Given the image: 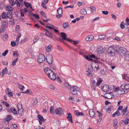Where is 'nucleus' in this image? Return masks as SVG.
<instances>
[{"mask_svg":"<svg viewBox=\"0 0 129 129\" xmlns=\"http://www.w3.org/2000/svg\"><path fill=\"white\" fill-rule=\"evenodd\" d=\"M44 71L46 74L51 80H56L57 81H61L59 77H56L54 73L49 68H45L44 69Z\"/></svg>","mask_w":129,"mask_h":129,"instance_id":"obj_1","label":"nucleus"},{"mask_svg":"<svg viewBox=\"0 0 129 129\" xmlns=\"http://www.w3.org/2000/svg\"><path fill=\"white\" fill-rule=\"evenodd\" d=\"M118 54L121 56H123L126 53V50L124 48L121 47L118 48Z\"/></svg>","mask_w":129,"mask_h":129,"instance_id":"obj_2","label":"nucleus"},{"mask_svg":"<svg viewBox=\"0 0 129 129\" xmlns=\"http://www.w3.org/2000/svg\"><path fill=\"white\" fill-rule=\"evenodd\" d=\"M107 52L109 56H114L115 54V49L113 47H110L108 49Z\"/></svg>","mask_w":129,"mask_h":129,"instance_id":"obj_3","label":"nucleus"},{"mask_svg":"<svg viewBox=\"0 0 129 129\" xmlns=\"http://www.w3.org/2000/svg\"><path fill=\"white\" fill-rule=\"evenodd\" d=\"M45 58L44 55L42 54H39L38 57L37 61L39 63L43 62L45 60Z\"/></svg>","mask_w":129,"mask_h":129,"instance_id":"obj_4","label":"nucleus"},{"mask_svg":"<svg viewBox=\"0 0 129 129\" xmlns=\"http://www.w3.org/2000/svg\"><path fill=\"white\" fill-rule=\"evenodd\" d=\"M60 36L62 37L61 39H60V40L62 41V40H66L68 41H69L70 40L69 39L67 38V35L64 32H61L60 33Z\"/></svg>","mask_w":129,"mask_h":129,"instance_id":"obj_5","label":"nucleus"},{"mask_svg":"<svg viewBox=\"0 0 129 129\" xmlns=\"http://www.w3.org/2000/svg\"><path fill=\"white\" fill-rule=\"evenodd\" d=\"M55 111L56 114L59 116L61 115L63 113V109L60 107L56 109Z\"/></svg>","mask_w":129,"mask_h":129,"instance_id":"obj_6","label":"nucleus"},{"mask_svg":"<svg viewBox=\"0 0 129 129\" xmlns=\"http://www.w3.org/2000/svg\"><path fill=\"white\" fill-rule=\"evenodd\" d=\"M46 59L49 64H51L53 61L52 55L51 54L48 55L46 57Z\"/></svg>","mask_w":129,"mask_h":129,"instance_id":"obj_7","label":"nucleus"},{"mask_svg":"<svg viewBox=\"0 0 129 129\" xmlns=\"http://www.w3.org/2000/svg\"><path fill=\"white\" fill-rule=\"evenodd\" d=\"M101 87L102 90L105 92H107L109 90V88L107 85H102Z\"/></svg>","mask_w":129,"mask_h":129,"instance_id":"obj_8","label":"nucleus"},{"mask_svg":"<svg viewBox=\"0 0 129 129\" xmlns=\"http://www.w3.org/2000/svg\"><path fill=\"white\" fill-rule=\"evenodd\" d=\"M89 114L90 117H93L96 116L93 110L90 109L89 111Z\"/></svg>","mask_w":129,"mask_h":129,"instance_id":"obj_9","label":"nucleus"},{"mask_svg":"<svg viewBox=\"0 0 129 129\" xmlns=\"http://www.w3.org/2000/svg\"><path fill=\"white\" fill-rule=\"evenodd\" d=\"M13 54L14 57L16 58H17V59H18V56H19V54L18 51H13Z\"/></svg>","mask_w":129,"mask_h":129,"instance_id":"obj_10","label":"nucleus"},{"mask_svg":"<svg viewBox=\"0 0 129 129\" xmlns=\"http://www.w3.org/2000/svg\"><path fill=\"white\" fill-rule=\"evenodd\" d=\"M92 68L95 71H97L99 69V65L97 63H95L92 67Z\"/></svg>","mask_w":129,"mask_h":129,"instance_id":"obj_11","label":"nucleus"},{"mask_svg":"<svg viewBox=\"0 0 129 129\" xmlns=\"http://www.w3.org/2000/svg\"><path fill=\"white\" fill-rule=\"evenodd\" d=\"M94 37L92 35H89L87 36L85 40L87 41H91L94 39Z\"/></svg>","mask_w":129,"mask_h":129,"instance_id":"obj_12","label":"nucleus"},{"mask_svg":"<svg viewBox=\"0 0 129 129\" xmlns=\"http://www.w3.org/2000/svg\"><path fill=\"white\" fill-rule=\"evenodd\" d=\"M52 46L51 45H49L48 46H46L45 48L46 51L47 52H49L51 51L52 49Z\"/></svg>","mask_w":129,"mask_h":129,"instance_id":"obj_13","label":"nucleus"},{"mask_svg":"<svg viewBox=\"0 0 129 129\" xmlns=\"http://www.w3.org/2000/svg\"><path fill=\"white\" fill-rule=\"evenodd\" d=\"M127 109V107H126L124 109H123L121 112V113L122 114V115L123 116L124 115H126L128 114L127 111H126Z\"/></svg>","mask_w":129,"mask_h":129,"instance_id":"obj_14","label":"nucleus"},{"mask_svg":"<svg viewBox=\"0 0 129 129\" xmlns=\"http://www.w3.org/2000/svg\"><path fill=\"white\" fill-rule=\"evenodd\" d=\"M71 93L74 95H76L77 93V90L72 88V87L70 89Z\"/></svg>","mask_w":129,"mask_h":129,"instance_id":"obj_15","label":"nucleus"},{"mask_svg":"<svg viewBox=\"0 0 129 129\" xmlns=\"http://www.w3.org/2000/svg\"><path fill=\"white\" fill-rule=\"evenodd\" d=\"M45 30L46 31L45 33L46 36L50 38H52L53 37V35L52 33L48 31L46 29H45Z\"/></svg>","mask_w":129,"mask_h":129,"instance_id":"obj_16","label":"nucleus"},{"mask_svg":"<svg viewBox=\"0 0 129 129\" xmlns=\"http://www.w3.org/2000/svg\"><path fill=\"white\" fill-rule=\"evenodd\" d=\"M122 78L123 80L126 81H129V75H122Z\"/></svg>","mask_w":129,"mask_h":129,"instance_id":"obj_17","label":"nucleus"},{"mask_svg":"<svg viewBox=\"0 0 129 129\" xmlns=\"http://www.w3.org/2000/svg\"><path fill=\"white\" fill-rule=\"evenodd\" d=\"M68 116L67 118L72 123H73V121L72 119V116L71 114L70 113H68Z\"/></svg>","mask_w":129,"mask_h":129,"instance_id":"obj_18","label":"nucleus"},{"mask_svg":"<svg viewBox=\"0 0 129 129\" xmlns=\"http://www.w3.org/2000/svg\"><path fill=\"white\" fill-rule=\"evenodd\" d=\"M97 52L98 53L100 54L102 53L103 51V49L101 46H99L97 49Z\"/></svg>","mask_w":129,"mask_h":129,"instance_id":"obj_19","label":"nucleus"},{"mask_svg":"<svg viewBox=\"0 0 129 129\" xmlns=\"http://www.w3.org/2000/svg\"><path fill=\"white\" fill-rule=\"evenodd\" d=\"M12 13L11 11L8 12L7 14V18L11 19L12 16Z\"/></svg>","mask_w":129,"mask_h":129,"instance_id":"obj_20","label":"nucleus"},{"mask_svg":"<svg viewBox=\"0 0 129 129\" xmlns=\"http://www.w3.org/2000/svg\"><path fill=\"white\" fill-rule=\"evenodd\" d=\"M8 25V22L5 21H3L2 23V26L4 27L5 28L7 27Z\"/></svg>","mask_w":129,"mask_h":129,"instance_id":"obj_21","label":"nucleus"},{"mask_svg":"<svg viewBox=\"0 0 129 129\" xmlns=\"http://www.w3.org/2000/svg\"><path fill=\"white\" fill-rule=\"evenodd\" d=\"M24 3L25 5V6L27 8H28L29 7L31 9L32 8L31 5L30 3H29L27 2H24Z\"/></svg>","mask_w":129,"mask_h":129,"instance_id":"obj_22","label":"nucleus"},{"mask_svg":"<svg viewBox=\"0 0 129 129\" xmlns=\"http://www.w3.org/2000/svg\"><path fill=\"white\" fill-rule=\"evenodd\" d=\"M12 118V116L10 115H7L6 118V120L9 122L11 120Z\"/></svg>","mask_w":129,"mask_h":129,"instance_id":"obj_23","label":"nucleus"},{"mask_svg":"<svg viewBox=\"0 0 129 129\" xmlns=\"http://www.w3.org/2000/svg\"><path fill=\"white\" fill-rule=\"evenodd\" d=\"M18 110V114L20 116H22L23 114V109H20Z\"/></svg>","mask_w":129,"mask_h":129,"instance_id":"obj_24","label":"nucleus"},{"mask_svg":"<svg viewBox=\"0 0 129 129\" xmlns=\"http://www.w3.org/2000/svg\"><path fill=\"white\" fill-rule=\"evenodd\" d=\"M120 115V113L119 112V110L117 111L114 114H113L112 115L113 117H114L116 115L119 116Z\"/></svg>","mask_w":129,"mask_h":129,"instance_id":"obj_25","label":"nucleus"},{"mask_svg":"<svg viewBox=\"0 0 129 129\" xmlns=\"http://www.w3.org/2000/svg\"><path fill=\"white\" fill-rule=\"evenodd\" d=\"M8 38V35L6 34L2 36V39L4 41H5L7 40Z\"/></svg>","mask_w":129,"mask_h":129,"instance_id":"obj_26","label":"nucleus"},{"mask_svg":"<svg viewBox=\"0 0 129 129\" xmlns=\"http://www.w3.org/2000/svg\"><path fill=\"white\" fill-rule=\"evenodd\" d=\"M5 92L6 94L8 93V94L10 96H13V93L12 92H9V88H7L5 91Z\"/></svg>","mask_w":129,"mask_h":129,"instance_id":"obj_27","label":"nucleus"},{"mask_svg":"<svg viewBox=\"0 0 129 129\" xmlns=\"http://www.w3.org/2000/svg\"><path fill=\"white\" fill-rule=\"evenodd\" d=\"M14 9V8L11 6H9L6 7V10L7 11H11Z\"/></svg>","mask_w":129,"mask_h":129,"instance_id":"obj_28","label":"nucleus"},{"mask_svg":"<svg viewBox=\"0 0 129 129\" xmlns=\"http://www.w3.org/2000/svg\"><path fill=\"white\" fill-rule=\"evenodd\" d=\"M69 41L72 43L74 45H76L79 42V41H74L71 39H70Z\"/></svg>","mask_w":129,"mask_h":129,"instance_id":"obj_29","label":"nucleus"},{"mask_svg":"<svg viewBox=\"0 0 129 129\" xmlns=\"http://www.w3.org/2000/svg\"><path fill=\"white\" fill-rule=\"evenodd\" d=\"M1 17L3 19H6L7 18V14L5 12H3L2 14Z\"/></svg>","mask_w":129,"mask_h":129,"instance_id":"obj_30","label":"nucleus"},{"mask_svg":"<svg viewBox=\"0 0 129 129\" xmlns=\"http://www.w3.org/2000/svg\"><path fill=\"white\" fill-rule=\"evenodd\" d=\"M75 113L76 115L79 116H82L84 115L83 113H82L80 112H77V111H75Z\"/></svg>","mask_w":129,"mask_h":129,"instance_id":"obj_31","label":"nucleus"},{"mask_svg":"<svg viewBox=\"0 0 129 129\" xmlns=\"http://www.w3.org/2000/svg\"><path fill=\"white\" fill-rule=\"evenodd\" d=\"M38 118L39 119V121H44V119L43 116L41 115H38Z\"/></svg>","mask_w":129,"mask_h":129,"instance_id":"obj_32","label":"nucleus"},{"mask_svg":"<svg viewBox=\"0 0 129 129\" xmlns=\"http://www.w3.org/2000/svg\"><path fill=\"white\" fill-rule=\"evenodd\" d=\"M62 10L61 8H59L57 10V11L58 14L59 15H61L62 13Z\"/></svg>","mask_w":129,"mask_h":129,"instance_id":"obj_33","label":"nucleus"},{"mask_svg":"<svg viewBox=\"0 0 129 129\" xmlns=\"http://www.w3.org/2000/svg\"><path fill=\"white\" fill-rule=\"evenodd\" d=\"M64 86L67 87L68 88L70 89L71 88V87L69 85V83L66 82H65L63 84Z\"/></svg>","mask_w":129,"mask_h":129,"instance_id":"obj_34","label":"nucleus"},{"mask_svg":"<svg viewBox=\"0 0 129 129\" xmlns=\"http://www.w3.org/2000/svg\"><path fill=\"white\" fill-rule=\"evenodd\" d=\"M69 25V24L67 22L63 23L62 24V26L64 28H67Z\"/></svg>","mask_w":129,"mask_h":129,"instance_id":"obj_35","label":"nucleus"},{"mask_svg":"<svg viewBox=\"0 0 129 129\" xmlns=\"http://www.w3.org/2000/svg\"><path fill=\"white\" fill-rule=\"evenodd\" d=\"M8 69L7 67L3 69L2 71V73L3 74H6L7 72Z\"/></svg>","mask_w":129,"mask_h":129,"instance_id":"obj_36","label":"nucleus"},{"mask_svg":"<svg viewBox=\"0 0 129 129\" xmlns=\"http://www.w3.org/2000/svg\"><path fill=\"white\" fill-rule=\"evenodd\" d=\"M106 36L105 35H100L99 36V38L100 40H103L105 38Z\"/></svg>","mask_w":129,"mask_h":129,"instance_id":"obj_37","label":"nucleus"},{"mask_svg":"<svg viewBox=\"0 0 129 129\" xmlns=\"http://www.w3.org/2000/svg\"><path fill=\"white\" fill-rule=\"evenodd\" d=\"M10 110L12 113H13L14 114H17V112L16 111V110L15 109L12 108L10 109Z\"/></svg>","mask_w":129,"mask_h":129,"instance_id":"obj_38","label":"nucleus"},{"mask_svg":"<svg viewBox=\"0 0 129 129\" xmlns=\"http://www.w3.org/2000/svg\"><path fill=\"white\" fill-rule=\"evenodd\" d=\"M129 89V84H125V89L127 91L126 92V93L128 91V90Z\"/></svg>","mask_w":129,"mask_h":129,"instance_id":"obj_39","label":"nucleus"},{"mask_svg":"<svg viewBox=\"0 0 129 129\" xmlns=\"http://www.w3.org/2000/svg\"><path fill=\"white\" fill-rule=\"evenodd\" d=\"M54 107L53 106H51L50 108V112L52 114L54 113Z\"/></svg>","mask_w":129,"mask_h":129,"instance_id":"obj_40","label":"nucleus"},{"mask_svg":"<svg viewBox=\"0 0 129 129\" xmlns=\"http://www.w3.org/2000/svg\"><path fill=\"white\" fill-rule=\"evenodd\" d=\"M90 8L92 13H93L95 11L96 8L94 7L90 6Z\"/></svg>","mask_w":129,"mask_h":129,"instance_id":"obj_41","label":"nucleus"},{"mask_svg":"<svg viewBox=\"0 0 129 129\" xmlns=\"http://www.w3.org/2000/svg\"><path fill=\"white\" fill-rule=\"evenodd\" d=\"M84 57L88 61H92V59L90 58L89 56L88 57V56L85 55Z\"/></svg>","mask_w":129,"mask_h":129,"instance_id":"obj_42","label":"nucleus"},{"mask_svg":"<svg viewBox=\"0 0 129 129\" xmlns=\"http://www.w3.org/2000/svg\"><path fill=\"white\" fill-rule=\"evenodd\" d=\"M18 59H17V58H16L14 60H13L12 61V66H14L16 64V63L17 61V60Z\"/></svg>","mask_w":129,"mask_h":129,"instance_id":"obj_43","label":"nucleus"},{"mask_svg":"<svg viewBox=\"0 0 129 129\" xmlns=\"http://www.w3.org/2000/svg\"><path fill=\"white\" fill-rule=\"evenodd\" d=\"M120 88L118 87L117 88H116L115 89L116 90H118V91H121V94H124L125 93V91L123 90H119V89Z\"/></svg>","mask_w":129,"mask_h":129,"instance_id":"obj_44","label":"nucleus"},{"mask_svg":"<svg viewBox=\"0 0 129 129\" xmlns=\"http://www.w3.org/2000/svg\"><path fill=\"white\" fill-rule=\"evenodd\" d=\"M17 106L18 108V110L22 109V106L21 103H18Z\"/></svg>","mask_w":129,"mask_h":129,"instance_id":"obj_45","label":"nucleus"},{"mask_svg":"<svg viewBox=\"0 0 129 129\" xmlns=\"http://www.w3.org/2000/svg\"><path fill=\"white\" fill-rule=\"evenodd\" d=\"M9 3L12 6H13L15 4V2L13 0H10L9 1Z\"/></svg>","mask_w":129,"mask_h":129,"instance_id":"obj_46","label":"nucleus"},{"mask_svg":"<svg viewBox=\"0 0 129 129\" xmlns=\"http://www.w3.org/2000/svg\"><path fill=\"white\" fill-rule=\"evenodd\" d=\"M81 13L83 15H85L87 13L86 10L85 9H83L81 11Z\"/></svg>","mask_w":129,"mask_h":129,"instance_id":"obj_47","label":"nucleus"},{"mask_svg":"<svg viewBox=\"0 0 129 129\" xmlns=\"http://www.w3.org/2000/svg\"><path fill=\"white\" fill-rule=\"evenodd\" d=\"M11 45L13 47H15L17 45V42L16 43L13 41H12L11 42Z\"/></svg>","mask_w":129,"mask_h":129,"instance_id":"obj_48","label":"nucleus"},{"mask_svg":"<svg viewBox=\"0 0 129 129\" xmlns=\"http://www.w3.org/2000/svg\"><path fill=\"white\" fill-rule=\"evenodd\" d=\"M20 29L19 25H17L15 27L16 31L18 32L20 30Z\"/></svg>","mask_w":129,"mask_h":129,"instance_id":"obj_49","label":"nucleus"},{"mask_svg":"<svg viewBox=\"0 0 129 129\" xmlns=\"http://www.w3.org/2000/svg\"><path fill=\"white\" fill-rule=\"evenodd\" d=\"M21 11V17H23L24 16V12L23 10L21 9L20 10Z\"/></svg>","mask_w":129,"mask_h":129,"instance_id":"obj_50","label":"nucleus"},{"mask_svg":"<svg viewBox=\"0 0 129 129\" xmlns=\"http://www.w3.org/2000/svg\"><path fill=\"white\" fill-rule=\"evenodd\" d=\"M89 57L90 58H91L92 59V58H93L94 59H96L97 57L95 56L94 55L92 54L91 55H90L89 56Z\"/></svg>","mask_w":129,"mask_h":129,"instance_id":"obj_51","label":"nucleus"},{"mask_svg":"<svg viewBox=\"0 0 129 129\" xmlns=\"http://www.w3.org/2000/svg\"><path fill=\"white\" fill-rule=\"evenodd\" d=\"M19 88H20L21 91H23V88H24V87L23 86L21 85H19Z\"/></svg>","mask_w":129,"mask_h":129,"instance_id":"obj_52","label":"nucleus"},{"mask_svg":"<svg viewBox=\"0 0 129 129\" xmlns=\"http://www.w3.org/2000/svg\"><path fill=\"white\" fill-rule=\"evenodd\" d=\"M114 120V122L113 123V126L114 127H115L116 126L117 124V121L116 119Z\"/></svg>","mask_w":129,"mask_h":129,"instance_id":"obj_53","label":"nucleus"},{"mask_svg":"<svg viewBox=\"0 0 129 129\" xmlns=\"http://www.w3.org/2000/svg\"><path fill=\"white\" fill-rule=\"evenodd\" d=\"M8 50H6L4 52L2 53V55L4 56H5L8 53Z\"/></svg>","mask_w":129,"mask_h":129,"instance_id":"obj_54","label":"nucleus"},{"mask_svg":"<svg viewBox=\"0 0 129 129\" xmlns=\"http://www.w3.org/2000/svg\"><path fill=\"white\" fill-rule=\"evenodd\" d=\"M109 88V89L110 88L111 89H113L114 88V85H111V84H109L108 86Z\"/></svg>","mask_w":129,"mask_h":129,"instance_id":"obj_55","label":"nucleus"},{"mask_svg":"<svg viewBox=\"0 0 129 129\" xmlns=\"http://www.w3.org/2000/svg\"><path fill=\"white\" fill-rule=\"evenodd\" d=\"M101 73L102 74L104 75L106 73V71L103 70H102L101 71Z\"/></svg>","mask_w":129,"mask_h":129,"instance_id":"obj_56","label":"nucleus"},{"mask_svg":"<svg viewBox=\"0 0 129 129\" xmlns=\"http://www.w3.org/2000/svg\"><path fill=\"white\" fill-rule=\"evenodd\" d=\"M15 4L17 5L19 7L20 6V4L18 0H16L15 1Z\"/></svg>","mask_w":129,"mask_h":129,"instance_id":"obj_57","label":"nucleus"},{"mask_svg":"<svg viewBox=\"0 0 129 129\" xmlns=\"http://www.w3.org/2000/svg\"><path fill=\"white\" fill-rule=\"evenodd\" d=\"M41 15L45 18H46L45 14L43 11L41 12Z\"/></svg>","mask_w":129,"mask_h":129,"instance_id":"obj_58","label":"nucleus"},{"mask_svg":"<svg viewBox=\"0 0 129 129\" xmlns=\"http://www.w3.org/2000/svg\"><path fill=\"white\" fill-rule=\"evenodd\" d=\"M129 120V119H127L123 121L124 124H126L128 123V121Z\"/></svg>","mask_w":129,"mask_h":129,"instance_id":"obj_59","label":"nucleus"},{"mask_svg":"<svg viewBox=\"0 0 129 129\" xmlns=\"http://www.w3.org/2000/svg\"><path fill=\"white\" fill-rule=\"evenodd\" d=\"M5 27H2L0 30V33H1L4 31Z\"/></svg>","mask_w":129,"mask_h":129,"instance_id":"obj_60","label":"nucleus"},{"mask_svg":"<svg viewBox=\"0 0 129 129\" xmlns=\"http://www.w3.org/2000/svg\"><path fill=\"white\" fill-rule=\"evenodd\" d=\"M38 40V39L37 37H35L33 40V42L34 43L36 42Z\"/></svg>","mask_w":129,"mask_h":129,"instance_id":"obj_61","label":"nucleus"},{"mask_svg":"<svg viewBox=\"0 0 129 129\" xmlns=\"http://www.w3.org/2000/svg\"><path fill=\"white\" fill-rule=\"evenodd\" d=\"M41 5H42V6L43 8H44L45 9H46V5H45V3H43V2L42 3Z\"/></svg>","mask_w":129,"mask_h":129,"instance_id":"obj_62","label":"nucleus"},{"mask_svg":"<svg viewBox=\"0 0 129 129\" xmlns=\"http://www.w3.org/2000/svg\"><path fill=\"white\" fill-rule=\"evenodd\" d=\"M3 103L4 104L6 107H9V104L7 102L4 101L3 102Z\"/></svg>","mask_w":129,"mask_h":129,"instance_id":"obj_63","label":"nucleus"},{"mask_svg":"<svg viewBox=\"0 0 129 129\" xmlns=\"http://www.w3.org/2000/svg\"><path fill=\"white\" fill-rule=\"evenodd\" d=\"M102 13L105 15H107L108 14V12L107 11H102Z\"/></svg>","mask_w":129,"mask_h":129,"instance_id":"obj_64","label":"nucleus"}]
</instances>
